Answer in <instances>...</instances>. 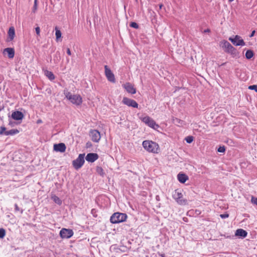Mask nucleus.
Segmentation results:
<instances>
[{
  "instance_id": "393cba45",
  "label": "nucleus",
  "mask_w": 257,
  "mask_h": 257,
  "mask_svg": "<svg viewBox=\"0 0 257 257\" xmlns=\"http://www.w3.org/2000/svg\"><path fill=\"white\" fill-rule=\"evenodd\" d=\"M253 56V53L252 52V51L250 50H247V51L246 52V53H245V57L246 59H250V58H251Z\"/></svg>"
},
{
  "instance_id": "4468645a",
  "label": "nucleus",
  "mask_w": 257,
  "mask_h": 257,
  "mask_svg": "<svg viewBox=\"0 0 257 257\" xmlns=\"http://www.w3.org/2000/svg\"><path fill=\"white\" fill-rule=\"evenodd\" d=\"M54 150L56 152H64L66 150V146L64 143H59L54 145Z\"/></svg>"
},
{
  "instance_id": "cd10ccee",
  "label": "nucleus",
  "mask_w": 257,
  "mask_h": 257,
  "mask_svg": "<svg viewBox=\"0 0 257 257\" xmlns=\"http://www.w3.org/2000/svg\"><path fill=\"white\" fill-rule=\"evenodd\" d=\"M37 0H35L34 1V5L33 6L32 12L35 13L36 12V11H37Z\"/></svg>"
},
{
  "instance_id": "6e6552de",
  "label": "nucleus",
  "mask_w": 257,
  "mask_h": 257,
  "mask_svg": "<svg viewBox=\"0 0 257 257\" xmlns=\"http://www.w3.org/2000/svg\"><path fill=\"white\" fill-rule=\"evenodd\" d=\"M19 133V131L17 129H12L10 131H6V128L4 126L1 127L0 135L5 136H13Z\"/></svg>"
},
{
  "instance_id": "dca6fc26",
  "label": "nucleus",
  "mask_w": 257,
  "mask_h": 257,
  "mask_svg": "<svg viewBox=\"0 0 257 257\" xmlns=\"http://www.w3.org/2000/svg\"><path fill=\"white\" fill-rule=\"evenodd\" d=\"M12 117L16 120H21L24 117V115L22 112L19 111H16L12 113Z\"/></svg>"
},
{
  "instance_id": "58836bf2",
  "label": "nucleus",
  "mask_w": 257,
  "mask_h": 257,
  "mask_svg": "<svg viewBox=\"0 0 257 257\" xmlns=\"http://www.w3.org/2000/svg\"><path fill=\"white\" fill-rule=\"evenodd\" d=\"M109 220H110V222L112 223V220H113L112 215L110 217V219Z\"/></svg>"
},
{
  "instance_id": "2eb2a0df",
  "label": "nucleus",
  "mask_w": 257,
  "mask_h": 257,
  "mask_svg": "<svg viewBox=\"0 0 257 257\" xmlns=\"http://www.w3.org/2000/svg\"><path fill=\"white\" fill-rule=\"evenodd\" d=\"M124 88L126 91L131 94H135L136 93V90L134 87V86L130 83H126L124 84Z\"/></svg>"
},
{
  "instance_id": "39448f33",
  "label": "nucleus",
  "mask_w": 257,
  "mask_h": 257,
  "mask_svg": "<svg viewBox=\"0 0 257 257\" xmlns=\"http://www.w3.org/2000/svg\"><path fill=\"white\" fill-rule=\"evenodd\" d=\"M173 197L180 205H185L187 203V200L183 198V194L177 190L173 193Z\"/></svg>"
},
{
  "instance_id": "79ce46f5",
  "label": "nucleus",
  "mask_w": 257,
  "mask_h": 257,
  "mask_svg": "<svg viewBox=\"0 0 257 257\" xmlns=\"http://www.w3.org/2000/svg\"><path fill=\"white\" fill-rule=\"evenodd\" d=\"M176 122H177L178 123H179V122L181 121V120H180V119H179L176 118Z\"/></svg>"
},
{
  "instance_id": "1a4fd4ad",
  "label": "nucleus",
  "mask_w": 257,
  "mask_h": 257,
  "mask_svg": "<svg viewBox=\"0 0 257 257\" xmlns=\"http://www.w3.org/2000/svg\"><path fill=\"white\" fill-rule=\"evenodd\" d=\"M73 235L72 229L62 228L60 231V235L63 238H69Z\"/></svg>"
},
{
  "instance_id": "473e14b6",
  "label": "nucleus",
  "mask_w": 257,
  "mask_h": 257,
  "mask_svg": "<svg viewBox=\"0 0 257 257\" xmlns=\"http://www.w3.org/2000/svg\"><path fill=\"white\" fill-rule=\"evenodd\" d=\"M251 202L257 205V198L252 197Z\"/></svg>"
},
{
  "instance_id": "5701e85b",
  "label": "nucleus",
  "mask_w": 257,
  "mask_h": 257,
  "mask_svg": "<svg viewBox=\"0 0 257 257\" xmlns=\"http://www.w3.org/2000/svg\"><path fill=\"white\" fill-rule=\"evenodd\" d=\"M52 199L53 200L54 202L58 205H61L62 204V201L56 195H53L51 197Z\"/></svg>"
},
{
  "instance_id": "72a5a7b5",
  "label": "nucleus",
  "mask_w": 257,
  "mask_h": 257,
  "mask_svg": "<svg viewBox=\"0 0 257 257\" xmlns=\"http://www.w3.org/2000/svg\"><path fill=\"white\" fill-rule=\"evenodd\" d=\"M35 30H36V34L38 35H40V28L39 27H36Z\"/></svg>"
},
{
  "instance_id": "20e7f679",
  "label": "nucleus",
  "mask_w": 257,
  "mask_h": 257,
  "mask_svg": "<svg viewBox=\"0 0 257 257\" xmlns=\"http://www.w3.org/2000/svg\"><path fill=\"white\" fill-rule=\"evenodd\" d=\"M84 154H80L78 158L73 161L72 164L75 169L78 170L83 166L84 163Z\"/></svg>"
},
{
  "instance_id": "c756f323",
  "label": "nucleus",
  "mask_w": 257,
  "mask_h": 257,
  "mask_svg": "<svg viewBox=\"0 0 257 257\" xmlns=\"http://www.w3.org/2000/svg\"><path fill=\"white\" fill-rule=\"evenodd\" d=\"M130 26L131 27L135 28V29H138L139 28V25H138L137 23H136L135 22H132L130 24Z\"/></svg>"
},
{
  "instance_id": "bb28decb",
  "label": "nucleus",
  "mask_w": 257,
  "mask_h": 257,
  "mask_svg": "<svg viewBox=\"0 0 257 257\" xmlns=\"http://www.w3.org/2000/svg\"><path fill=\"white\" fill-rule=\"evenodd\" d=\"M194 138L192 136H188L185 138V140L186 141L187 143L190 144L193 141Z\"/></svg>"
},
{
  "instance_id": "9d476101",
  "label": "nucleus",
  "mask_w": 257,
  "mask_h": 257,
  "mask_svg": "<svg viewBox=\"0 0 257 257\" xmlns=\"http://www.w3.org/2000/svg\"><path fill=\"white\" fill-rule=\"evenodd\" d=\"M229 40L230 41L233 45L235 46H244L245 42L241 37L238 35H236L234 38L230 37Z\"/></svg>"
},
{
  "instance_id": "9b49d317",
  "label": "nucleus",
  "mask_w": 257,
  "mask_h": 257,
  "mask_svg": "<svg viewBox=\"0 0 257 257\" xmlns=\"http://www.w3.org/2000/svg\"><path fill=\"white\" fill-rule=\"evenodd\" d=\"M89 135L91 140L94 142H98L101 138L100 133L96 130L90 131Z\"/></svg>"
},
{
  "instance_id": "6ab92c4d",
  "label": "nucleus",
  "mask_w": 257,
  "mask_h": 257,
  "mask_svg": "<svg viewBox=\"0 0 257 257\" xmlns=\"http://www.w3.org/2000/svg\"><path fill=\"white\" fill-rule=\"evenodd\" d=\"M177 178L179 181L182 183H184L188 179V177L186 175L181 173L178 174Z\"/></svg>"
},
{
  "instance_id": "c85d7f7f",
  "label": "nucleus",
  "mask_w": 257,
  "mask_h": 257,
  "mask_svg": "<svg viewBox=\"0 0 257 257\" xmlns=\"http://www.w3.org/2000/svg\"><path fill=\"white\" fill-rule=\"evenodd\" d=\"M248 89H250V90H254L256 92H257V85H250L248 87Z\"/></svg>"
},
{
  "instance_id": "f3484780",
  "label": "nucleus",
  "mask_w": 257,
  "mask_h": 257,
  "mask_svg": "<svg viewBox=\"0 0 257 257\" xmlns=\"http://www.w3.org/2000/svg\"><path fill=\"white\" fill-rule=\"evenodd\" d=\"M104 68L105 76L109 81L112 82V73L111 70L108 68L107 65L104 66Z\"/></svg>"
},
{
  "instance_id": "7c9ffc66",
  "label": "nucleus",
  "mask_w": 257,
  "mask_h": 257,
  "mask_svg": "<svg viewBox=\"0 0 257 257\" xmlns=\"http://www.w3.org/2000/svg\"><path fill=\"white\" fill-rule=\"evenodd\" d=\"M225 151L224 146H220L218 148L217 151L220 153H224Z\"/></svg>"
},
{
  "instance_id": "e433bc0d",
  "label": "nucleus",
  "mask_w": 257,
  "mask_h": 257,
  "mask_svg": "<svg viewBox=\"0 0 257 257\" xmlns=\"http://www.w3.org/2000/svg\"><path fill=\"white\" fill-rule=\"evenodd\" d=\"M15 210L16 211H19L20 208H19V207H18V205L17 204H16L15 205Z\"/></svg>"
},
{
  "instance_id": "ddd939ff",
  "label": "nucleus",
  "mask_w": 257,
  "mask_h": 257,
  "mask_svg": "<svg viewBox=\"0 0 257 257\" xmlns=\"http://www.w3.org/2000/svg\"><path fill=\"white\" fill-rule=\"evenodd\" d=\"M98 158V156L96 153H89L86 156V160L88 162H94Z\"/></svg>"
},
{
  "instance_id": "a878e982",
  "label": "nucleus",
  "mask_w": 257,
  "mask_h": 257,
  "mask_svg": "<svg viewBox=\"0 0 257 257\" xmlns=\"http://www.w3.org/2000/svg\"><path fill=\"white\" fill-rule=\"evenodd\" d=\"M6 235V230L4 228H0V238H3Z\"/></svg>"
},
{
  "instance_id": "f704fd0d",
  "label": "nucleus",
  "mask_w": 257,
  "mask_h": 257,
  "mask_svg": "<svg viewBox=\"0 0 257 257\" xmlns=\"http://www.w3.org/2000/svg\"><path fill=\"white\" fill-rule=\"evenodd\" d=\"M97 171L98 172L100 173L102 172V169L101 167H97Z\"/></svg>"
},
{
  "instance_id": "c03bdc74",
  "label": "nucleus",
  "mask_w": 257,
  "mask_h": 257,
  "mask_svg": "<svg viewBox=\"0 0 257 257\" xmlns=\"http://www.w3.org/2000/svg\"><path fill=\"white\" fill-rule=\"evenodd\" d=\"M228 1H229V2H233L234 0H228Z\"/></svg>"
},
{
  "instance_id": "ea45409f",
  "label": "nucleus",
  "mask_w": 257,
  "mask_h": 257,
  "mask_svg": "<svg viewBox=\"0 0 257 257\" xmlns=\"http://www.w3.org/2000/svg\"><path fill=\"white\" fill-rule=\"evenodd\" d=\"M210 32V30L208 29L204 30V33H208V32Z\"/></svg>"
},
{
  "instance_id": "412c9836",
  "label": "nucleus",
  "mask_w": 257,
  "mask_h": 257,
  "mask_svg": "<svg viewBox=\"0 0 257 257\" xmlns=\"http://www.w3.org/2000/svg\"><path fill=\"white\" fill-rule=\"evenodd\" d=\"M8 35H9V38H10L11 41H12V40L14 39L15 35V29L14 27H10L9 28V30L8 31Z\"/></svg>"
},
{
  "instance_id": "a19ab883",
  "label": "nucleus",
  "mask_w": 257,
  "mask_h": 257,
  "mask_svg": "<svg viewBox=\"0 0 257 257\" xmlns=\"http://www.w3.org/2000/svg\"><path fill=\"white\" fill-rule=\"evenodd\" d=\"M163 4H160L159 5V8H160V9H161L163 7Z\"/></svg>"
},
{
  "instance_id": "423d86ee",
  "label": "nucleus",
  "mask_w": 257,
  "mask_h": 257,
  "mask_svg": "<svg viewBox=\"0 0 257 257\" xmlns=\"http://www.w3.org/2000/svg\"><path fill=\"white\" fill-rule=\"evenodd\" d=\"M126 217L127 216L124 213H113V224L123 222L125 220Z\"/></svg>"
},
{
  "instance_id": "b1692460",
  "label": "nucleus",
  "mask_w": 257,
  "mask_h": 257,
  "mask_svg": "<svg viewBox=\"0 0 257 257\" xmlns=\"http://www.w3.org/2000/svg\"><path fill=\"white\" fill-rule=\"evenodd\" d=\"M45 75L47 76V77L51 80H54L55 79V76L53 74V73L49 71H46L45 72Z\"/></svg>"
},
{
  "instance_id": "a211bd4d",
  "label": "nucleus",
  "mask_w": 257,
  "mask_h": 257,
  "mask_svg": "<svg viewBox=\"0 0 257 257\" xmlns=\"http://www.w3.org/2000/svg\"><path fill=\"white\" fill-rule=\"evenodd\" d=\"M247 234V232L243 229H237L235 233V235L240 237L241 238H245Z\"/></svg>"
},
{
  "instance_id": "0eeeda50",
  "label": "nucleus",
  "mask_w": 257,
  "mask_h": 257,
  "mask_svg": "<svg viewBox=\"0 0 257 257\" xmlns=\"http://www.w3.org/2000/svg\"><path fill=\"white\" fill-rule=\"evenodd\" d=\"M142 120L148 124L150 127L154 129H157L159 127V125L157 124L155 121L149 116H145L142 118Z\"/></svg>"
},
{
  "instance_id": "f03ea898",
  "label": "nucleus",
  "mask_w": 257,
  "mask_h": 257,
  "mask_svg": "<svg viewBox=\"0 0 257 257\" xmlns=\"http://www.w3.org/2000/svg\"><path fill=\"white\" fill-rule=\"evenodd\" d=\"M222 47L224 51L226 53H229L233 57H236L238 56V52L236 49L234 48L227 41H223L221 42Z\"/></svg>"
},
{
  "instance_id": "4c0bfd02",
  "label": "nucleus",
  "mask_w": 257,
  "mask_h": 257,
  "mask_svg": "<svg viewBox=\"0 0 257 257\" xmlns=\"http://www.w3.org/2000/svg\"><path fill=\"white\" fill-rule=\"evenodd\" d=\"M254 33H255V31H253L251 32V33L250 35L249 36H250V37H253V36H254Z\"/></svg>"
},
{
  "instance_id": "f8f14e48",
  "label": "nucleus",
  "mask_w": 257,
  "mask_h": 257,
  "mask_svg": "<svg viewBox=\"0 0 257 257\" xmlns=\"http://www.w3.org/2000/svg\"><path fill=\"white\" fill-rule=\"evenodd\" d=\"M122 102L124 104L134 108H138V104L135 100L127 97H124L123 98Z\"/></svg>"
},
{
  "instance_id": "7ed1b4c3",
  "label": "nucleus",
  "mask_w": 257,
  "mask_h": 257,
  "mask_svg": "<svg viewBox=\"0 0 257 257\" xmlns=\"http://www.w3.org/2000/svg\"><path fill=\"white\" fill-rule=\"evenodd\" d=\"M65 97L74 104L79 105L82 103V97L79 95L72 94L71 92L64 91Z\"/></svg>"
},
{
  "instance_id": "4be33fe9",
  "label": "nucleus",
  "mask_w": 257,
  "mask_h": 257,
  "mask_svg": "<svg viewBox=\"0 0 257 257\" xmlns=\"http://www.w3.org/2000/svg\"><path fill=\"white\" fill-rule=\"evenodd\" d=\"M55 29L56 31V32H55L56 39L57 41H58L59 39L60 38H61V37L62 34H61L60 30L58 29V28L57 27H56Z\"/></svg>"
},
{
  "instance_id": "2f4dec72",
  "label": "nucleus",
  "mask_w": 257,
  "mask_h": 257,
  "mask_svg": "<svg viewBox=\"0 0 257 257\" xmlns=\"http://www.w3.org/2000/svg\"><path fill=\"white\" fill-rule=\"evenodd\" d=\"M220 216L222 218H226L228 217L229 215L227 213L222 214L220 215Z\"/></svg>"
},
{
  "instance_id": "f257e3e1",
  "label": "nucleus",
  "mask_w": 257,
  "mask_h": 257,
  "mask_svg": "<svg viewBox=\"0 0 257 257\" xmlns=\"http://www.w3.org/2000/svg\"><path fill=\"white\" fill-rule=\"evenodd\" d=\"M144 149L149 152L158 153L159 146L157 143L152 141L146 140L143 142Z\"/></svg>"
},
{
  "instance_id": "37998d69",
  "label": "nucleus",
  "mask_w": 257,
  "mask_h": 257,
  "mask_svg": "<svg viewBox=\"0 0 257 257\" xmlns=\"http://www.w3.org/2000/svg\"><path fill=\"white\" fill-rule=\"evenodd\" d=\"M41 122H42V120H40V119L38 120V121H37V123H41Z\"/></svg>"
},
{
  "instance_id": "c9c22d12",
  "label": "nucleus",
  "mask_w": 257,
  "mask_h": 257,
  "mask_svg": "<svg viewBox=\"0 0 257 257\" xmlns=\"http://www.w3.org/2000/svg\"><path fill=\"white\" fill-rule=\"evenodd\" d=\"M67 53L68 55H71V51H70L69 48H67Z\"/></svg>"
},
{
  "instance_id": "aec40b11",
  "label": "nucleus",
  "mask_w": 257,
  "mask_h": 257,
  "mask_svg": "<svg viewBox=\"0 0 257 257\" xmlns=\"http://www.w3.org/2000/svg\"><path fill=\"white\" fill-rule=\"evenodd\" d=\"M4 52H6L8 54L10 58H13L15 55V51L14 49L11 48H7L5 49Z\"/></svg>"
}]
</instances>
